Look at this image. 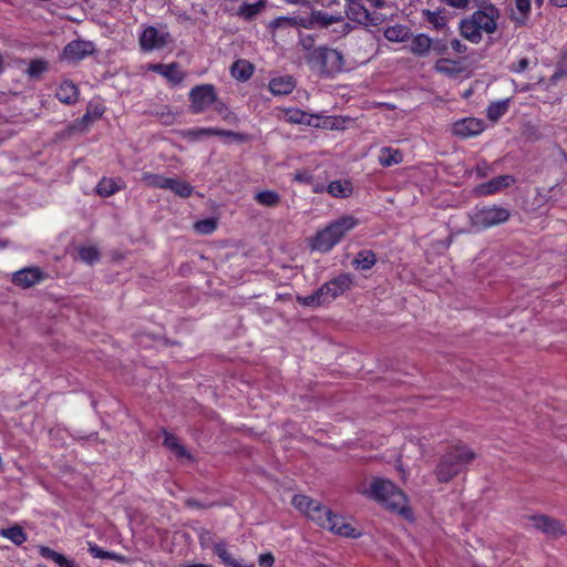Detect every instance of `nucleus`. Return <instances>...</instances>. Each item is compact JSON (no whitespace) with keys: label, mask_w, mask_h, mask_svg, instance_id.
<instances>
[{"label":"nucleus","mask_w":567,"mask_h":567,"mask_svg":"<svg viewBox=\"0 0 567 567\" xmlns=\"http://www.w3.org/2000/svg\"><path fill=\"white\" fill-rule=\"evenodd\" d=\"M199 542L203 547H210L213 546L215 548V545L217 543L214 542L212 534L208 530H203L199 534Z\"/></svg>","instance_id":"nucleus-59"},{"label":"nucleus","mask_w":567,"mask_h":567,"mask_svg":"<svg viewBox=\"0 0 567 567\" xmlns=\"http://www.w3.org/2000/svg\"><path fill=\"white\" fill-rule=\"evenodd\" d=\"M39 553L42 557L53 560L60 567L68 564V558L65 556L47 546H40Z\"/></svg>","instance_id":"nucleus-48"},{"label":"nucleus","mask_w":567,"mask_h":567,"mask_svg":"<svg viewBox=\"0 0 567 567\" xmlns=\"http://www.w3.org/2000/svg\"><path fill=\"white\" fill-rule=\"evenodd\" d=\"M0 534L3 537L10 539L16 545H22L27 540V534L24 533L23 528L18 525L2 529Z\"/></svg>","instance_id":"nucleus-38"},{"label":"nucleus","mask_w":567,"mask_h":567,"mask_svg":"<svg viewBox=\"0 0 567 567\" xmlns=\"http://www.w3.org/2000/svg\"><path fill=\"white\" fill-rule=\"evenodd\" d=\"M169 42L167 32H159L155 27H147L140 37V44L144 51L164 48Z\"/></svg>","instance_id":"nucleus-9"},{"label":"nucleus","mask_w":567,"mask_h":567,"mask_svg":"<svg viewBox=\"0 0 567 567\" xmlns=\"http://www.w3.org/2000/svg\"><path fill=\"white\" fill-rule=\"evenodd\" d=\"M352 189L349 182L333 181L328 186V193L333 197H348Z\"/></svg>","instance_id":"nucleus-39"},{"label":"nucleus","mask_w":567,"mask_h":567,"mask_svg":"<svg viewBox=\"0 0 567 567\" xmlns=\"http://www.w3.org/2000/svg\"><path fill=\"white\" fill-rule=\"evenodd\" d=\"M471 16L482 32L492 34L497 30V20L501 13L494 4H483Z\"/></svg>","instance_id":"nucleus-6"},{"label":"nucleus","mask_w":567,"mask_h":567,"mask_svg":"<svg viewBox=\"0 0 567 567\" xmlns=\"http://www.w3.org/2000/svg\"><path fill=\"white\" fill-rule=\"evenodd\" d=\"M433 47V40L425 34H416L412 37L410 51L416 55L424 58L429 55Z\"/></svg>","instance_id":"nucleus-20"},{"label":"nucleus","mask_w":567,"mask_h":567,"mask_svg":"<svg viewBox=\"0 0 567 567\" xmlns=\"http://www.w3.org/2000/svg\"><path fill=\"white\" fill-rule=\"evenodd\" d=\"M275 563V557L270 553L261 554L258 558V564L260 567H272Z\"/></svg>","instance_id":"nucleus-60"},{"label":"nucleus","mask_w":567,"mask_h":567,"mask_svg":"<svg viewBox=\"0 0 567 567\" xmlns=\"http://www.w3.org/2000/svg\"><path fill=\"white\" fill-rule=\"evenodd\" d=\"M44 274L35 267L24 268L16 271L12 277V282L21 288H30L40 282Z\"/></svg>","instance_id":"nucleus-13"},{"label":"nucleus","mask_w":567,"mask_h":567,"mask_svg":"<svg viewBox=\"0 0 567 567\" xmlns=\"http://www.w3.org/2000/svg\"><path fill=\"white\" fill-rule=\"evenodd\" d=\"M151 71L163 75L167 81L173 84H179L185 78L184 72L181 71L178 63L173 62L171 64H151L148 68Z\"/></svg>","instance_id":"nucleus-15"},{"label":"nucleus","mask_w":567,"mask_h":567,"mask_svg":"<svg viewBox=\"0 0 567 567\" xmlns=\"http://www.w3.org/2000/svg\"><path fill=\"white\" fill-rule=\"evenodd\" d=\"M424 16L426 17V21L434 25L436 29H442L446 24V19L444 16L441 14V12H434V11H425Z\"/></svg>","instance_id":"nucleus-52"},{"label":"nucleus","mask_w":567,"mask_h":567,"mask_svg":"<svg viewBox=\"0 0 567 567\" xmlns=\"http://www.w3.org/2000/svg\"><path fill=\"white\" fill-rule=\"evenodd\" d=\"M476 457L475 452L465 444L450 446L439 458L434 475L439 483H449L456 477Z\"/></svg>","instance_id":"nucleus-1"},{"label":"nucleus","mask_w":567,"mask_h":567,"mask_svg":"<svg viewBox=\"0 0 567 567\" xmlns=\"http://www.w3.org/2000/svg\"><path fill=\"white\" fill-rule=\"evenodd\" d=\"M338 243L339 239L332 234L330 227L327 226L313 238L312 248L319 251H329Z\"/></svg>","instance_id":"nucleus-16"},{"label":"nucleus","mask_w":567,"mask_h":567,"mask_svg":"<svg viewBox=\"0 0 567 567\" xmlns=\"http://www.w3.org/2000/svg\"><path fill=\"white\" fill-rule=\"evenodd\" d=\"M299 43L302 47V49L308 53H311V51H316L317 49L315 48V39L312 35L301 37Z\"/></svg>","instance_id":"nucleus-57"},{"label":"nucleus","mask_w":567,"mask_h":567,"mask_svg":"<svg viewBox=\"0 0 567 567\" xmlns=\"http://www.w3.org/2000/svg\"><path fill=\"white\" fill-rule=\"evenodd\" d=\"M55 95L60 102L71 105L79 100V90L73 82L63 81L56 90Z\"/></svg>","instance_id":"nucleus-18"},{"label":"nucleus","mask_w":567,"mask_h":567,"mask_svg":"<svg viewBox=\"0 0 567 567\" xmlns=\"http://www.w3.org/2000/svg\"><path fill=\"white\" fill-rule=\"evenodd\" d=\"M218 134H220L219 128L213 127L190 128L181 132L182 137L189 142L199 141L210 136H218Z\"/></svg>","instance_id":"nucleus-26"},{"label":"nucleus","mask_w":567,"mask_h":567,"mask_svg":"<svg viewBox=\"0 0 567 567\" xmlns=\"http://www.w3.org/2000/svg\"><path fill=\"white\" fill-rule=\"evenodd\" d=\"M485 130V123L475 117H466L456 121L452 126V133L462 138L480 135Z\"/></svg>","instance_id":"nucleus-11"},{"label":"nucleus","mask_w":567,"mask_h":567,"mask_svg":"<svg viewBox=\"0 0 567 567\" xmlns=\"http://www.w3.org/2000/svg\"><path fill=\"white\" fill-rule=\"evenodd\" d=\"M358 225V219H355L352 216H343L330 225V229L332 230V234L339 239V241L343 238V236L353 229Z\"/></svg>","instance_id":"nucleus-21"},{"label":"nucleus","mask_w":567,"mask_h":567,"mask_svg":"<svg viewBox=\"0 0 567 567\" xmlns=\"http://www.w3.org/2000/svg\"><path fill=\"white\" fill-rule=\"evenodd\" d=\"M517 12L512 11L511 19L516 27H525L529 20L530 1L529 0H515Z\"/></svg>","instance_id":"nucleus-22"},{"label":"nucleus","mask_w":567,"mask_h":567,"mask_svg":"<svg viewBox=\"0 0 567 567\" xmlns=\"http://www.w3.org/2000/svg\"><path fill=\"white\" fill-rule=\"evenodd\" d=\"M87 109H91V117H92L93 122L95 120H99L104 114V111H105V109L103 106L93 105V104H89Z\"/></svg>","instance_id":"nucleus-62"},{"label":"nucleus","mask_w":567,"mask_h":567,"mask_svg":"<svg viewBox=\"0 0 567 567\" xmlns=\"http://www.w3.org/2000/svg\"><path fill=\"white\" fill-rule=\"evenodd\" d=\"M214 110L221 116V118L229 124H237L238 117L235 113L229 111L227 105L216 97V102L213 104Z\"/></svg>","instance_id":"nucleus-43"},{"label":"nucleus","mask_w":567,"mask_h":567,"mask_svg":"<svg viewBox=\"0 0 567 567\" xmlns=\"http://www.w3.org/2000/svg\"><path fill=\"white\" fill-rule=\"evenodd\" d=\"M295 23H296V18H293V17H278L270 22L269 28L271 30H276L279 28H286V27L293 28Z\"/></svg>","instance_id":"nucleus-53"},{"label":"nucleus","mask_w":567,"mask_h":567,"mask_svg":"<svg viewBox=\"0 0 567 567\" xmlns=\"http://www.w3.org/2000/svg\"><path fill=\"white\" fill-rule=\"evenodd\" d=\"M48 69V63L43 60H34L29 64L27 73L31 78L40 76Z\"/></svg>","instance_id":"nucleus-51"},{"label":"nucleus","mask_w":567,"mask_h":567,"mask_svg":"<svg viewBox=\"0 0 567 567\" xmlns=\"http://www.w3.org/2000/svg\"><path fill=\"white\" fill-rule=\"evenodd\" d=\"M216 91L212 84H203L193 87L189 92V110L194 114L205 112L216 102Z\"/></svg>","instance_id":"nucleus-5"},{"label":"nucleus","mask_w":567,"mask_h":567,"mask_svg":"<svg viewBox=\"0 0 567 567\" xmlns=\"http://www.w3.org/2000/svg\"><path fill=\"white\" fill-rule=\"evenodd\" d=\"M258 204L266 207H275L280 203V195L275 190H262L255 195Z\"/></svg>","instance_id":"nucleus-37"},{"label":"nucleus","mask_w":567,"mask_h":567,"mask_svg":"<svg viewBox=\"0 0 567 567\" xmlns=\"http://www.w3.org/2000/svg\"><path fill=\"white\" fill-rule=\"evenodd\" d=\"M533 526L550 538H558L567 534L564 524L547 515L532 516Z\"/></svg>","instance_id":"nucleus-7"},{"label":"nucleus","mask_w":567,"mask_h":567,"mask_svg":"<svg viewBox=\"0 0 567 567\" xmlns=\"http://www.w3.org/2000/svg\"><path fill=\"white\" fill-rule=\"evenodd\" d=\"M316 503L317 501L306 495H295L292 498V505L300 512L305 513L307 516H309V513Z\"/></svg>","instance_id":"nucleus-44"},{"label":"nucleus","mask_w":567,"mask_h":567,"mask_svg":"<svg viewBox=\"0 0 567 567\" xmlns=\"http://www.w3.org/2000/svg\"><path fill=\"white\" fill-rule=\"evenodd\" d=\"M120 186L112 178H102L96 186V192L99 195L109 197L120 190Z\"/></svg>","instance_id":"nucleus-41"},{"label":"nucleus","mask_w":567,"mask_h":567,"mask_svg":"<svg viewBox=\"0 0 567 567\" xmlns=\"http://www.w3.org/2000/svg\"><path fill=\"white\" fill-rule=\"evenodd\" d=\"M215 554L223 560L228 567H254L252 565L244 566L237 559H235L225 548L223 544L215 545Z\"/></svg>","instance_id":"nucleus-40"},{"label":"nucleus","mask_w":567,"mask_h":567,"mask_svg":"<svg viewBox=\"0 0 567 567\" xmlns=\"http://www.w3.org/2000/svg\"><path fill=\"white\" fill-rule=\"evenodd\" d=\"M142 181L150 187L166 189L169 177H164L158 174L145 173L142 176Z\"/></svg>","instance_id":"nucleus-45"},{"label":"nucleus","mask_w":567,"mask_h":567,"mask_svg":"<svg viewBox=\"0 0 567 567\" xmlns=\"http://www.w3.org/2000/svg\"><path fill=\"white\" fill-rule=\"evenodd\" d=\"M313 19L316 24H319L322 28H327L332 23H338L343 21V17L341 14H328L322 11H313Z\"/></svg>","instance_id":"nucleus-42"},{"label":"nucleus","mask_w":567,"mask_h":567,"mask_svg":"<svg viewBox=\"0 0 567 567\" xmlns=\"http://www.w3.org/2000/svg\"><path fill=\"white\" fill-rule=\"evenodd\" d=\"M89 551L92 554L95 558H111V559H117V555L114 553L105 551L97 547L95 544L89 543Z\"/></svg>","instance_id":"nucleus-54"},{"label":"nucleus","mask_w":567,"mask_h":567,"mask_svg":"<svg viewBox=\"0 0 567 567\" xmlns=\"http://www.w3.org/2000/svg\"><path fill=\"white\" fill-rule=\"evenodd\" d=\"M310 519L316 522L319 526L331 527L329 519H336L334 513L329 508L322 506L319 502L313 505V508L308 516Z\"/></svg>","instance_id":"nucleus-23"},{"label":"nucleus","mask_w":567,"mask_h":567,"mask_svg":"<svg viewBox=\"0 0 567 567\" xmlns=\"http://www.w3.org/2000/svg\"><path fill=\"white\" fill-rule=\"evenodd\" d=\"M217 228L215 218H206L194 224V229L202 235L212 234Z\"/></svg>","instance_id":"nucleus-49"},{"label":"nucleus","mask_w":567,"mask_h":567,"mask_svg":"<svg viewBox=\"0 0 567 567\" xmlns=\"http://www.w3.org/2000/svg\"><path fill=\"white\" fill-rule=\"evenodd\" d=\"M460 32L466 40L478 43L482 40V31L474 22L472 16L468 19H463L460 22Z\"/></svg>","instance_id":"nucleus-24"},{"label":"nucleus","mask_w":567,"mask_h":567,"mask_svg":"<svg viewBox=\"0 0 567 567\" xmlns=\"http://www.w3.org/2000/svg\"><path fill=\"white\" fill-rule=\"evenodd\" d=\"M375 262L377 256L370 249L359 251L353 260V265L357 268H361L363 270L371 269L375 265Z\"/></svg>","instance_id":"nucleus-34"},{"label":"nucleus","mask_w":567,"mask_h":567,"mask_svg":"<svg viewBox=\"0 0 567 567\" xmlns=\"http://www.w3.org/2000/svg\"><path fill=\"white\" fill-rule=\"evenodd\" d=\"M219 132H220V134H218V136L231 137L236 142H239V143H244V142H247L249 140V136L247 134H245V133L233 132V131L220 130V128H219Z\"/></svg>","instance_id":"nucleus-55"},{"label":"nucleus","mask_w":567,"mask_h":567,"mask_svg":"<svg viewBox=\"0 0 567 567\" xmlns=\"http://www.w3.org/2000/svg\"><path fill=\"white\" fill-rule=\"evenodd\" d=\"M349 20L354 21L363 25H377L378 18L371 16V13L360 3L352 2L346 11Z\"/></svg>","instance_id":"nucleus-14"},{"label":"nucleus","mask_w":567,"mask_h":567,"mask_svg":"<svg viewBox=\"0 0 567 567\" xmlns=\"http://www.w3.org/2000/svg\"><path fill=\"white\" fill-rule=\"evenodd\" d=\"M511 212L502 206H488L476 209L471 216V225L477 229H485L506 223Z\"/></svg>","instance_id":"nucleus-4"},{"label":"nucleus","mask_w":567,"mask_h":567,"mask_svg":"<svg viewBox=\"0 0 567 567\" xmlns=\"http://www.w3.org/2000/svg\"><path fill=\"white\" fill-rule=\"evenodd\" d=\"M166 189H169L182 198H188L193 193V186L189 183L178 178H169Z\"/></svg>","instance_id":"nucleus-31"},{"label":"nucleus","mask_w":567,"mask_h":567,"mask_svg":"<svg viewBox=\"0 0 567 567\" xmlns=\"http://www.w3.org/2000/svg\"><path fill=\"white\" fill-rule=\"evenodd\" d=\"M528 65H529V61L526 58H523L518 61L517 65L512 68V70L514 72L520 73V72H524Z\"/></svg>","instance_id":"nucleus-64"},{"label":"nucleus","mask_w":567,"mask_h":567,"mask_svg":"<svg viewBox=\"0 0 567 567\" xmlns=\"http://www.w3.org/2000/svg\"><path fill=\"white\" fill-rule=\"evenodd\" d=\"M92 123L91 109H87L86 113L81 118L75 120L68 126L66 132L69 135H72L73 133H84Z\"/></svg>","instance_id":"nucleus-35"},{"label":"nucleus","mask_w":567,"mask_h":567,"mask_svg":"<svg viewBox=\"0 0 567 567\" xmlns=\"http://www.w3.org/2000/svg\"><path fill=\"white\" fill-rule=\"evenodd\" d=\"M567 76V51L563 54L554 78Z\"/></svg>","instance_id":"nucleus-58"},{"label":"nucleus","mask_w":567,"mask_h":567,"mask_svg":"<svg viewBox=\"0 0 567 567\" xmlns=\"http://www.w3.org/2000/svg\"><path fill=\"white\" fill-rule=\"evenodd\" d=\"M431 51H434L440 55L445 54L447 51V44L443 40H433V47Z\"/></svg>","instance_id":"nucleus-61"},{"label":"nucleus","mask_w":567,"mask_h":567,"mask_svg":"<svg viewBox=\"0 0 567 567\" xmlns=\"http://www.w3.org/2000/svg\"><path fill=\"white\" fill-rule=\"evenodd\" d=\"M81 260L87 264H93L99 260L100 254L95 247H82L79 249Z\"/></svg>","instance_id":"nucleus-50"},{"label":"nucleus","mask_w":567,"mask_h":567,"mask_svg":"<svg viewBox=\"0 0 567 567\" xmlns=\"http://www.w3.org/2000/svg\"><path fill=\"white\" fill-rule=\"evenodd\" d=\"M515 183V178L512 175H501L491 181L480 184L474 188V193L478 196H488L495 194L504 188L509 187Z\"/></svg>","instance_id":"nucleus-12"},{"label":"nucleus","mask_w":567,"mask_h":567,"mask_svg":"<svg viewBox=\"0 0 567 567\" xmlns=\"http://www.w3.org/2000/svg\"><path fill=\"white\" fill-rule=\"evenodd\" d=\"M306 59L309 63L320 68L321 73L331 75L338 73L343 68V55L340 51L319 47L316 51L307 53Z\"/></svg>","instance_id":"nucleus-3"},{"label":"nucleus","mask_w":567,"mask_h":567,"mask_svg":"<svg viewBox=\"0 0 567 567\" xmlns=\"http://www.w3.org/2000/svg\"><path fill=\"white\" fill-rule=\"evenodd\" d=\"M336 519H329L331 527H324L326 529L333 532L341 536L357 537L355 529L351 525L344 523V519L334 514Z\"/></svg>","instance_id":"nucleus-29"},{"label":"nucleus","mask_w":567,"mask_h":567,"mask_svg":"<svg viewBox=\"0 0 567 567\" xmlns=\"http://www.w3.org/2000/svg\"><path fill=\"white\" fill-rule=\"evenodd\" d=\"M295 86L296 82L291 76L276 78L269 82V90L275 95H287L292 92Z\"/></svg>","instance_id":"nucleus-25"},{"label":"nucleus","mask_w":567,"mask_h":567,"mask_svg":"<svg viewBox=\"0 0 567 567\" xmlns=\"http://www.w3.org/2000/svg\"><path fill=\"white\" fill-rule=\"evenodd\" d=\"M254 68L252 65L245 61L238 60L233 63L230 68V73L236 80L246 81L252 75Z\"/></svg>","instance_id":"nucleus-30"},{"label":"nucleus","mask_w":567,"mask_h":567,"mask_svg":"<svg viewBox=\"0 0 567 567\" xmlns=\"http://www.w3.org/2000/svg\"><path fill=\"white\" fill-rule=\"evenodd\" d=\"M95 45L91 41L74 40L65 45L63 56L72 63H76L87 55L93 54Z\"/></svg>","instance_id":"nucleus-10"},{"label":"nucleus","mask_w":567,"mask_h":567,"mask_svg":"<svg viewBox=\"0 0 567 567\" xmlns=\"http://www.w3.org/2000/svg\"><path fill=\"white\" fill-rule=\"evenodd\" d=\"M403 161V154L400 150H395L392 147H382L379 154V163L389 167L392 165L400 164Z\"/></svg>","instance_id":"nucleus-27"},{"label":"nucleus","mask_w":567,"mask_h":567,"mask_svg":"<svg viewBox=\"0 0 567 567\" xmlns=\"http://www.w3.org/2000/svg\"><path fill=\"white\" fill-rule=\"evenodd\" d=\"M352 282L353 281L351 275L341 274L330 281L323 284L320 288L323 290V296L329 303L349 290L352 286Z\"/></svg>","instance_id":"nucleus-8"},{"label":"nucleus","mask_w":567,"mask_h":567,"mask_svg":"<svg viewBox=\"0 0 567 567\" xmlns=\"http://www.w3.org/2000/svg\"><path fill=\"white\" fill-rule=\"evenodd\" d=\"M289 121L297 124H305L308 126H319V117L308 114L300 110H293L288 113Z\"/></svg>","instance_id":"nucleus-33"},{"label":"nucleus","mask_w":567,"mask_h":567,"mask_svg":"<svg viewBox=\"0 0 567 567\" xmlns=\"http://www.w3.org/2000/svg\"><path fill=\"white\" fill-rule=\"evenodd\" d=\"M508 109V101H497L492 103L487 109V116L492 121H497L499 117H502Z\"/></svg>","instance_id":"nucleus-46"},{"label":"nucleus","mask_w":567,"mask_h":567,"mask_svg":"<svg viewBox=\"0 0 567 567\" xmlns=\"http://www.w3.org/2000/svg\"><path fill=\"white\" fill-rule=\"evenodd\" d=\"M163 445L177 457H186L188 460L193 458L192 455L185 449V446L179 442L176 435L167 432L166 430H163Z\"/></svg>","instance_id":"nucleus-19"},{"label":"nucleus","mask_w":567,"mask_h":567,"mask_svg":"<svg viewBox=\"0 0 567 567\" xmlns=\"http://www.w3.org/2000/svg\"><path fill=\"white\" fill-rule=\"evenodd\" d=\"M384 38L391 42H405L410 38V31L404 25L395 24L384 30Z\"/></svg>","instance_id":"nucleus-32"},{"label":"nucleus","mask_w":567,"mask_h":567,"mask_svg":"<svg viewBox=\"0 0 567 567\" xmlns=\"http://www.w3.org/2000/svg\"><path fill=\"white\" fill-rule=\"evenodd\" d=\"M266 7V0H258L255 3L244 2L237 14L246 21H251L257 14H259Z\"/></svg>","instance_id":"nucleus-28"},{"label":"nucleus","mask_w":567,"mask_h":567,"mask_svg":"<svg viewBox=\"0 0 567 567\" xmlns=\"http://www.w3.org/2000/svg\"><path fill=\"white\" fill-rule=\"evenodd\" d=\"M338 243L339 239L332 234L330 227L327 226L313 238L312 248L319 251H329Z\"/></svg>","instance_id":"nucleus-17"},{"label":"nucleus","mask_w":567,"mask_h":567,"mask_svg":"<svg viewBox=\"0 0 567 567\" xmlns=\"http://www.w3.org/2000/svg\"><path fill=\"white\" fill-rule=\"evenodd\" d=\"M39 553L42 557L53 560L60 567L68 564V558L65 556L47 546H40Z\"/></svg>","instance_id":"nucleus-47"},{"label":"nucleus","mask_w":567,"mask_h":567,"mask_svg":"<svg viewBox=\"0 0 567 567\" xmlns=\"http://www.w3.org/2000/svg\"><path fill=\"white\" fill-rule=\"evenodd\" d=\"M451 47L456 53H464L467 49L458 39H453L451 41Z\"/></svg>","instance_id":"nucleus-63"},{"label":"nucleus","mask_w":567,"mask_h":567,"mask_svg":"<svg viewBox=\"0 0 567 567\" xmlns=\"http://www.w3.org/2000/svg\"><path fill=\"white\" fill-rule=\"evenodd\" d=\"M297 301L305 307H319L328 303L321 288L317 289L313 293L307 297L298 296Z\"/></svg>","instance_id":"nucleus-36"},{"label":"nucleus","mask_w":567,"mask_h":567,"mask_svg":"<svg viewBox=\"0 0 567 567\" xmlns=\"http://www.w3.org/2000/svg\"><path fill=\"white\" fill-rule=\"evenodd\" d=\"M296 23L295 27H302L306 29H312L316 25V21L313 19V11L311 12L310 17H295Z\"/></svg>","instance_id":"nucleus-56"},{"label":"nucleus","mask_w":567,"mask_h":567,"mask_svg":"<svg viewBox=\"0 0 567 567\" xmlns=\"http://www.w3.org/2000/svg\"><path fill=\"white\" fill-rule=\"evenodd\" d=\"M360 492L390 511L403 514L406 509V495L389 480L374 477L370 483V487Z\"/></svg>","instance_id":"nucleus-2"}]
</instances>
